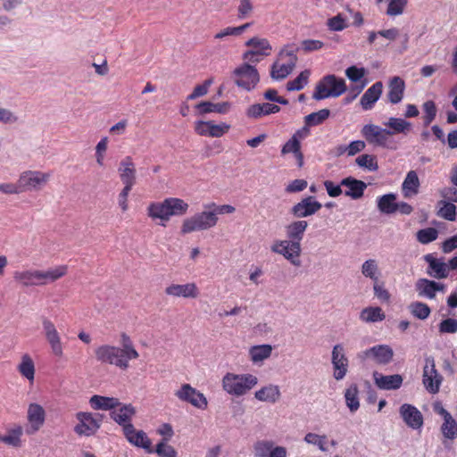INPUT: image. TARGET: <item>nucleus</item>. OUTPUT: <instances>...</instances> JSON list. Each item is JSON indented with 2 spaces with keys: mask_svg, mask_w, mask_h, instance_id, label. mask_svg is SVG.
<instances>
[{
  "mask_svg": "<svg viewBox=\"0 0 457 457\" xmlns=\"http://www.w3.org/2000/svg\"><path fill=\"white\" fill-rule=\"evenodd\" d=\"M308 227L306 220H295L286 227L288 240H276L270 246V250L284 256L295 266H300V255L302 252L301 241Z\"/></svg>",
  "mask_w": 457,
  "mask_h": 457,
  "instance_id": "1",
  "label": "nucleus"
},
{
  "mask_svg": "<svg viewBox=\"0 0 457 457\" xmlns=\"http://www.w3.org/2000/svg\"><path fill=\"white\" fill-rule=\"evenodd\" d=\"M188 208V204L183 199L168 197L162 202L150 203L146 213L152 220H159V225L165 227L172 216H183Z\"/></svg>",
  "mask_w": 457,
  "mask_h": 457,
  "instance_id": "2",
  "label": "nucleus"
},
{
  "mask_svg": "<svg viewBox=\"0 0 457 457\" xmlns=\"http://www.w3.org/2000/svg\"><path fill=\"white\" fill-rule=\"evenodd\" d=\"M94 353L97 361L114 365L123 370L129 368V361L139 357L138 352H133L132 349H120V347L107 344L97 346L94 350Z\"/></svg>",
  "mask_w": 457,
  "mask_h": 457,
  "instance_id": "3",
  "label": "nucleus"
},
{
  "mask_svg": "<svg viewBox=\"0 0 457 457\" xmlns=\"http://www.w3.org/2000/svg\"><path fill=\"white\" fill-rule=\"evenodd\" d=\"M257 384V377L250 373L235 374L227 372L221 380L222 389L234 396L245 395Z\"/></svg>",
  "mask_w": 457,
  "mask_h": 457,
  "instance_id": "4",
  "label": "nucleus"
},
{
  "mask_svg": "<svg viewBox=\"0 0 457 457\" xmlns=\"http://www.w3.org/2000/svg\"><path fill=\"white\" fill-rule=\"evenodd\" d=\"M347 90L344 79L334 74H328L321 78L315 86L312 98L320 101L329 97H339Z\"/></svg>",
  "mask_w": 457,
  "mask_h": 457,
  "instance_id": "5",
  "label": "nucleus"
},
{
  "mask_svg": "<svg viewBox=\"0 0 457 457\" xmlns=\"http://www.w3.org/2000/svg\"><path fill=\"white\" fill-rule=\"evenodd\" d=\"M218 220L212 209H205L201 212L185 219L181 225V233L189 234L195 231L210 229L217 225Z\"/></svg>",
  "mask_w": 457,
  "mask_h": 457,
  "instance_id": "6",
  "label": "nucleus"
},
{
  "mask_svg": "<svg viewBox=\"0 0 457 457\" xmlns=\"http://www.w3.org/2000/svg\"><path fill=\"white\" fill-rule=\"evenodd\" d=\"M310 135V129L303 127L297 129L293 136L283 145L281 148V154L286 155L293 154L297 166L302 168L304 163L303 154L301 150V141L305 139Z\"/></svg>",
  "mask_w": 457,
  "mask_h": 457,
  "instance_id": "7",
  "label": "nucleus"
},
{
  "mask_svg": "<svg viewBox=\"0 0 457 457\" xmlns=\"http://www.w3.org/2000/svg\"><path fill=\"white\" fill-rule=\"evenodd\" d=\"M233 77L235 83L247 91L254 88L260 80L257 69L249 63L237 67L233 71Z\"/></svg>",
  "mask_w": 457,
  "mask_h": 457,
  "instance_id": "8",
  "label": "nucleus"
},
{
  "mask_svg": "<svg viewBox=\"0 0 457 457\" xmlns=\"http://www.w3.org/2000/svg\"><path fill=\"white\" fill-rule=\"evenodd\" d=\"M97 416L100 415L87 411L77 412L78 424L74 427V432L80 436H94L101 427V419H98Z\"/></svg>",
  "mask_w": 457,
  "mask_h": 457,
  "instance_id": "9",
  "label": "nucleus"
},
{
  "mask_svg": "<svg viewBox=\"0 0 457 457\" xmlns=\"http://www.w3.org/2000/svg\"><path fill=\"white\" fill-rule=\"evenodd\" d=\"M443 379V376L436 369L434 358H426L422 374V383L426 390L433 395L437 394L440 390Z\"/></svg>",
  "mask_w": 457,
  "mask_h": 457,
  "instance_id": "10",
  "label": "nucleus"
},
{
  "mask_svg": "<svg viewBox=\"0 0 457 457\" xmlns=\"http://www.w3.org/2000/svg\"><path fill=\"white\" fill-rule=\"evenodd\" d=\"M41 322L46 340L49 344L52 353L57 358H62L64 354L63 343L54 323L47 317H43Z\"/></svg>",
  "mask_w": 457,
  "mask_h": 457,
  "instance_id": "11",
  "label": "nucleus"
},
{
  "mask_svg": "<svg viewBox=\"0 0 457 457\" xmlns=\"http://www.w3.org/2000/svg\"><path fill=\"white\" fill-rule=\"evenodd\" d=\"M175 396L181 402L190 403L194 407L205 410L208 407V401L204 395L193 387L190 384L185 383L175 391Z\"/></svg>",
  "mask_w": 457,
  "mask_h": 457,
  "instance_id": "12",
  "label": "nucleus"
},
{
  "mask_svg": "<svg viewBox=\"0 0 457 457\" xmlns=\"http://www.w3.org/2000/svg\"><path fill=\"white\" fill-rule=\"evenodd\" d=\"M28 425L25 432L28 436H32L37 433L45 425L46 419V410L42 405L36 403L29 404L26 416Z\"/></svg>",
  "mask_w": 457,
  "mask_h": 457,
  "instance_id": "13",
  "label": "nucleus"
},
{
  "mask_svg": "<svg viewBox=\"0 0 457 457\" xmlns=\"http://www.w3.org/2000/svg\"><path fill=\"white\" fill-rule=\"evenodd\" d=\"M361 134L368 144L381 147H387L391 136L390 130L375 124L364 125L361 129Z\"/></svg>",
  "mask_w": 457,
  "mask_h": 457,
  "instance_id": "14",
  "label": "nucleus"
},
{
  "mask_svg": "<svg viewBox=\"0 0 457 457\" xmlns=\"http://www.w3.org/2000/svg\"><path fill=\"white\" fill-rule=\"evenodd\" d=\"M321 204L313 196L303 198L295 204L290 210V213L298 219L305 218L315 214L321 209Z\"/></svg>",
  "mask_w": 457,
  "mask_h": 457,
  "instance_id": "15",
  "label": "nucleus"
},
{
  "mask_svg": "<svg viewBox=\"0 0 457 457\" xmlns=\"http://www.w3.org/2000/svg\"><path fill=\"white\" fill-rule=\"evenodd\" d=\"M50 178L48 173L41 171H25L19 179V183L21 191L38 189L41 186L45 185Z\"/></svg>",
  "mask_w": 457,
  "mask_h": 457,
  "instance_id": "16",
  "label": "nucleus"
},
{
  "mask_svg": "<svg viewBox=\"0 0 457 457\" xmlns=\"http://www.w3.org/2000/svg\"><path fill=\"white\" fill-rule=\"evenodd\" d=\"M331 361L334 368L333 376L335 379H343L348 371L349 361L345 354L342 345H336L333 347Z\"/></svg>",
  "mask_w": 457,
  "mask_h": 457,
  "instance_id": "17",
  "label": "nucleus"
},
{
  "mask_svg": "<svg viewBox=\"0 0 457 457\" xmlns=\"http://www.w3.org/2000/svg\"><path fill=\"white\" fill-rule=\"evenodd\" d=\"M136 415V409L131 403L123 404L115 408L110 412L111 419L122 428V432L129 426H132L133 417Z\"/></svg>",
  "mask_w": 457,
  "mask_h": 457,
  "instance_id": "18",
  "label": "nucleus"
},
{
  "mask_svg": "<svg viewBox=\"0 0 457 457\" xmlns=\"http://www.w3.org/2000/svg\"><path fill=\"white\" fill-rule=\"evenodd\" d=\"M399 413L404 423L412 429H420L424 423L422 413L412 404L403 403L399 408Z\"/></svg>",
  "mask_w": 457,
  "mask_h": 457,
  "instance_id": "19",
  "label": "nucleus"
},
{
  "mask_svg": "<svg viewBox=\"0 0 457 457\" xmlns=\"http://www.w3.org/2000/svg\"><path fill=\"white\" fill-rule=\"evenodd\" d=\"M123 435L130 445L143 448L149 453H154L151 447L152 442L146 433L143 430H137L134 425L129 426L123 432Z\"/></svg>",
  "mask_w": 457,
  "mask_h": 457,
  "instance_id": "20",
  "label": "nucleus"
},
{
  "mask_svg": "<svg viewBox=\"0 0 457 457\" xmlns=\"http://www.w3.org/2000/svg\"><path fill=\"white\" fill-rule=\"evenodd\" d=\"M165 294L173 297L196 298L199 295V288L195 283L170 284L165 288Z\"/></svg>",
  "mask_w": 457,
  "mask_h": 457,
  "instance_id": "21",
  "label": "nucleus"
},
{
  "mask_svg": "<svg viewBox=\"0 0 457 457\" xmlns=\"http://www.w3.org/2000/svg\"><path fill=\"white\" fill-rule=\"evenodd\" d=\"M119 175L125 187H133L137 181L136 168L130 156L123 158L120 163Z\"/></svg>",
  "mask_w": 457,
  "mask_h": 457,
  "instance_id": "22",
  "label": "nucleus"
},
{
  "mask_svg": "<svg viewBox=\"0 0 457 457\" xmlns=\"http://www.w3.org/2000/svg\"><path fill=\"white\" fill-rule=\"evenodd\" d=\"M363 355L366 358H373L378 364H387L392 361L394 352L386 345H378L365 350Z\"/></svg>",
  "mask_w": 457,
  "mask_h": 457,
  "instance_id": "23",
  "label": "nucleus"
},
{
  "mask_svg": "<svg viewBox=\"0 0 457 457\" xmlns=\"http://www.w3.org/2000/svg\"><path fill=\"white\" fill-rule=\"evenodd\" d=\"M373 378L375 385L382 390H395L403 385V377L399 374L386 376L374 371Z\"/></svg>",
  "mask_w": 457,
  "mask_h": 457,
  "instance_id": "24",
  "label": "nucleus"
},
{
  "mask_svg": "<svg viewBox=\"0 0 457 457\" xmlns=\"http://www.w3.org/2000/svg\"><path fill=\"white\" fill-rule=\"evenodd\" d=\"M383 91V83L377 81L369 87L360 100L361 108L365 111L371 110L376 102L379 99Z\"/></svg>",
  "mask_w": 457,
  "mask_h": 457,
  "instance_id": "25",
  "label": "nucleus"
},
{
  "mask_svg": "<svg viewBox=\"0 0 457 457\" xmlns=\"http://www.w3.org/2000/svg\"><path fill=\"white\" fill-rule=\"evenodd\" d=\"M341 185L347 189L345 190V195L352 199H359L362 197L367 185L362 180L356 179L353 177H347L341 180Z\"/></svg>",
  "mask_w": 457,
  "mask_h": 457,
  "instance_id": "26",
  "label": "nucleus"
},
{
  "mask_svg": "<svg viewBox=\"0 0 457 457\" xmlns=\"http://www.w3.org/2000/svg\"><path fill=\"white\" fill-rule=\"evenodd\" d=\"M404 90H405V82L404 80L398 77L395 76L393 77L388 84V92H387V98L388 101L393 104H399L404 96Z\"/></svg>",
  "mask_w": 457,
  "mask_h": 457,
  "instance_id": "27",
  "label": "nucleus"
},
{
  "mask_svg": "<svg viewBox=\"0 0 457 457\" xmlns=\"http://www.w3.org/2000/svg\"><path fill=\"white\" fill-rule=\"evenodd\" d=\"M89 404L95 411H113L120 405V402L116 397H108L99 395H94L89 399Z\"/></svg>",
  "mask_w": 457,
  "mask_h": 457,
  "instance_id": "28",
  "label": "nucleus"
},
{
  "mask_svg": "<svg viewBox=\"0 0 457 457\" xmlns=\"http://www.w3.org/2000/svg\"><path fill=\"white\" fill-rule=\"evenodd\" d=\"M280 111V107L275 104L263 103L250 105L246 110V115L252 119H259Z\"/></svg>",
  "mask_w": 457,
  "mask_h": 457,
  "instance_id": "29",
  "label": "nucleus"
},
{
  "mask_svg": "<svg viewBox=\"0 0 457 457\" xmlns=\"http://www.w3.org/2000/svg\"><path fill=\"white\" fill-rule=\"evenodd\" d=\"M67 265H59L47 270H38L40 286H45L47 285L48 283H53L64 277L67 274Z\"/></svg>",
  "mask_w": 457,
  "mask_h": 457,
  "instance_id": "30",
  "label": "nucleus"
},
{
  "mask_svg": "<svg viewBox=\"0 0 457 457\" xmlns=\"http://www.w3.org/2000/svg\"><path fill=\"white\" fill-rule=\"evenodd\" d=\"M416 289L420 295L433 299L437 291L444 289V285L427 278H420L416 283Z\"/></svg>",
  "mask_w": 457,
  "mask_h": 457,
  "instance_id": "31",
  "label": "nucleus"
},
{
  "mask_svg": "<svg viewBox=\"0 0 457 457\" xmlns=\"http://www.w3.org/2000/svg\"><path fill=\"white\" fill-rule=\"evenodd\" d=\"M13 278L23 287L40 286L38 270H17Z\"/></svg>",
  "mask_w": 457,
  "mask_h": 457,
  "instance_id": "32",
  "label": "nucleus"
},
{
  "mask_svg": "<svg viewBox=\"0 0 457 457\" xmlns=\"http://www.w3.org/2000/svg\"><path fill=\"white\" fill-rule=\"evenodd\" d=\"M22 427L21 425H14L12 428L7 430L5 435H0V442L14 448H19L22 445Z\"/></svg>",
  "mask_w": 457,
  "mask_h": 457,
  "instance_id": "33",
  "label": "nucleus"
},
{
  "mask_svg": "<svg viewBox=\"0 0 457 457\" xmlns=\"http://www.w3.org/2000/svg\"><path fill=\"white\" fill-rule=\"evenodd\" d=\"M280 395L279 387L275 385L263 386L254 394L257 400L270 403H276L280 398Z\"/></svg>",
  "mask_w": 457,
  "mask_h": 457,
  "instance_id": "34",
  "label": "nucleus"
},
{
  "mask_svg": "<svg viewBox=\"0 0 457 457\" xmlns=\"http://www.w3.org/2000/svg\"><path fill=\"white\" fill-rule=\"evenodd\" d=\"M280 61L281 60L277 59V61L273 62L270 68V77L274 80H282L286 79L295 67L293 62H280Z\"/></svg>",
  "mask_w": 457,
  "mask_h": 457,
  "instance_id": "35",
  "label": "nucleus"
},
{
  "mask_svg": "<svg viewBox=\"0 0 457 457\" xmlns=\"http://www.w3.org/2000/svg\"><path fill=\"white\" fill-rule=\"evenodd\" d=\"M425 261L432 270L430 274L436 278H445L448 276V265L441 260L436 259L431 254L425 255Z\"/></svg>",
  "mask_w": 457,
  "mask_h": 457,
  "instance_id": "36",
  "label": "nucleus"
},
{
  "mask_svg": "<svg viewBox=\"0 0 457 457\" xmlns=\"http://www.w3.org/2000/svg\"><path fill=\"white\" fill-rule=\"evenodd\" d=\"M420 187V180L414 170H410L404 179L402 190L404 197H411L417 195Z\"/></svg>",
  "mask_w": 457,
  "mask_h": 457,
  "instance_id": "37",
  "label": "nucleus"
},
{
  "mask_svg": "<svg viewBox=\"0 0 457 457\" xmlns=\"http://www.w3.org/2000/svg\"><path fill=\"white\" fill-rule=\"evenodd\" d=\"M19 373L30 383H33L35 378V363L31 356L25 353L21 356V361L17 366Z\"/></svg>",
  "mask_w": 457,
  "mask_h": 457,
  "instance_id": "38",
  "label": "nucleus"
},
{
  "mask_svg": "<svg viewBox=\"0 0 457 457\" xmlns=\"http://www.w3.org/2000/svg\"><path fill=\"white\" fill-rule=\"evenodd\" d=\"M442 414L444 423L441 426V431L445 438L453 440L457 437V422L447 411L443 409Z\"/></svg>",
  "mask_w": 457,
  "mask_h": 457,
  "instance_id": "39",
  "label": "nucleus"
},
{
  "mask_svg": "<svg viewBox=\"0 0 457 457\" xmlns=\"http://www.w3.org/2000/svg\"><path fill=\"white\" fill-rule=\"evenodd\" d=\"M395 194H386L377 199L378 208L382 213L391 214L397 211L398 204L395 203Z\"/></svg>",
  "mask_w": 457,
  "mask_h": 457,
  "instance_id": "40",
  "label": "nucleus"
},
{
  "mask_svg": "<svg viewBox=\"0 0 457 457\" xmlns=\"http://www.w3.org/2000/svg\"><path fill=\"white\" fill-rule=\"evenodd\" d=\"M385 125L389 129L391 136L394 134H407L411 129V123L402 118H389Z\"/></svg>",
  "mask_w": 457,
  "mask_h": 457,
  "instance_id": "41",
  "label": "nucleus"
},
{
  "mask_svg": "<svg viewBox=\"0 0 457 457\" xmlns=\"http://www.w3.org/2000/svg\"><path fill=\"white\" fill-rule=\"evenodd\" d=\"M272 352V347L270 345H260L252 346L249 349V355L251 361L254 363L262 361L268 359Z\"/></svg>",
  "mask_w": 457,
  "mask_h": 457,
  "instance_id": "42",
  "label": "nucleus"
},
{
  "mask_svg": "<svg viewBox=\"0 0 457 457\" xmlns=\"http://www.w3.org/2000/svg\"><path fill=\"white\" fill-rule=\"evenodd\" d=\"M195 107L201 114L209 112L225 113L229 108V104L227 102L218 104L201 102Z\"/></svg>",
  "mask_w": 457,
  "mask_h": 457,
  "instance_id": "43",
  "label": "nucleus"
},
{
  "mask_svg": "<svg viewBox=\"0 0 457 457\" xmlns=\"http://www.w3.org/2000/svg\"><path fill=\"white\" fill-rule=\"evenodd\" d=\"M330 115L328 109H321L318 112H312L304 117L303 127L310 128L322 124Z\"/></svg>",
  "mask_w": 457,
  "mask_h": 457,
  "instance_id": "44",
  "label": "nucleus"
},
{
  "mask_svg": "<svg viewBox=\"0 0 457 457\" xmlns=\"http://www.w3.org/2000/svg\"><path fill=\"white\" fill-rule=\"evenodd\" d=\"M385 318L386 315L380 307L364 308L360 315V319L365 322L382 321Z\"/></svg>",
  "mask_w": 457,
  "mask_h": 457,
  "instance_id": "45",
  "label": "nucleus"
},
{
  "mask_svg": "<svg viewBox=\"0 0 457 457\" xmlns=\"http://www.w3.org/2000/svg\"><path fill=\"white\" fill-rule=\"evenodd\" d=\"M245 46L252 47V49H257L261 53L269 56L271 54L272 46L270 41L264 37H253L245 42Z\"/></svg>",
  "mask_w": 457,
  "mask_h": 457,
  "instance_id": "46",
  "label": "nucleus"
},
{
  "mask_svg": "<svg viewBox=\"0 0 457 457\" xmlns=\"http://www.w3.org/2000/svg\"><path fill=\"white\" fill-rule=\"evenodd\" d=\"M298 47L295 44L285 45L278 52V59L296 65Z\"/></svg>",
  "mask_w": 457,
  "mask_h": 457,
  "instance_id": "47",
  "label": "nucleus"
},
{
  "mask_svg": "<svg viewBox=\"0 0 457 457\" xmlns=\"http://www.w3.org/2000/svg\"><path fill=\"white\" fill-rule=\"evenodd\" d=\"M358 393V386L355 384L351 385L345 393L346 405L352 412L356 411L360 407Z\"/></svg>",
  "mask_w": 457,
  "mask_h": 457,
  "instance_id": "48",
  "label": "nucleus"
},
{
  "mask_svg": "<svg viewBox=\"0 0 457 457\" xmlns=\"http://www.w3.org/2000/svg\"><path fill=\"white\" fill-rule=\"evenodd\" d=\"M361 273L374 282L378 281L379 271L377 261L374 259L365 261L361 266Z\"/></svg>",
  "mask_w": 457,
  "mask_h": 457,
  "instance_id": "49",
  "label": "nucleus"
},
{
  "mask_svg": "<svg viewBox=\"0 0 457 457\" xmlns=\"http://www.w3.org/2000/svg\"><path fill=\"white\" fill-rule=\"evenodd\" d=\"M355 162L361 168L366 169L370 171H376L378 170V160L375 155L372 154H361L359 155Z\"/></svg>",
  "mask_w": 457,
  "mask_h": 457,
  "instance_id": "50",
  "label": "nucleus"
},
{
  "mask_svg": "<svg viewBox=\"0 0 457 457\" xmlns=\"http://www.w3.org/2000/svg\"><path fill=\"white\" fill-rule=\"evenodd\" d=\"M310 71L305 70L294 79L287 83V89L288 91H299L303 89L308 83Z\"/></svg>",
  "mask_w": 457,
  "mask_h": 457,
  "instance_id": "51",
  "label": "nucleus"
},
{
  "mask_svg": "<svg viewBox=\"0 0 457 457\" xmlns=\"http://www.w3.org/2000/svg\"><path fill=\"white\" fill-rule=\"evenodd\" d=\"M440 206L437 215L450 221H453L456 218V207L452 203L445 201H440L438 203Z\"/></svg>",
  "mask_w": 457,
  "mask_h": 457,
  "instance_id": "52",
  "label": "nucleus"
},
{
  "mask_svg": "<svg viewBox=\"0 0 457 457\" xmlns=\"http://www.w3.org/2000/svg\"><path fill=\"white\" fill-rule=\"evenodd\" d=\"M422 110L424 112L422 117L423 124L425 127H428L436 116L437 110L435 102L432 100L426 101L422 105Z\"/></svg>",
  "mask_w": 457,
  "mask_h": 457,
  "instance_id": "53",
  "label": "nucleus"
},
{
  "mask_svg": "<svg viewBox=\"0 0 457 457\" xmlns=\"http://www.w3.org/2000/svg\"><path fill=\"white\" fill-rule=\"evenodd\" d=\"M407 4L408 0H388L386 13L390 17L401 15L403 13Z\"/></svg>",
  "mask_w": 457,
  "mask_h": 457,
  "instance_id": "54",
  "label": "nucleus"
},
{
  "mask_svg": "<svg viewBox=\"0 0 457 457\" xmlns=\"http://www.w3.org/2000/svg\"><path fill=\"white\" fill-rule=\"evenodd\" d=\"M327 436L326 435H318L315 433H307L304 436V441L307 444L317 445L318 448L322 452H327L328 448L326 446L327 444Z\"/></svg>",
  "mask_w": 457,
  "mask_h": 457,
  "instance_id": "55",
  "label": "nucleus"
},
{
  "mask_svg": "<svg viewBox=\"0 0 457 457\" xmlns=\"http://www.w3.org/2000/svg\"><path fill=\"white\" fill-rule=\"evenodd\" d=\"M417 240L423 244L427 245L433 241H435L438 237V231L435 228H427L420 229L417 232Z\"/></svg>",
  "mask_w": 457,
  "mask_h": 457,
  "instance_id": "56",
  "label": "nucleus"
},
{
  "mask_svg": "<svg viewBox=\"0 0 457 457\" xmlns=\"http://www.w3.org/2000/svg\"><path fill=\"white\" fill-rule=\"evenodd\" d=\"M327 26L331 31H342L348 27V24L343 14L338 13L336 16L328 19Z\"/></svg>",
  "mask_w": 457,
  "mask_h": 457,
  "instance_id": "57",
  "label": "nucleus"
},
{
  "mask_svg": "<svg viewBox=\"0 0 457 457\" xmlns=\"http://www.w3.org/2000/svg\"><path fill=\"white\" fill-rule=\"evenodd\" d=\"M410 309L411 314L420 320H425L430 314V308L428 305L420 302L412 303Z\"/></svg>",
  "mask_w": 457,
  "mask_h": 457,
  "instance_id": "58",
  "label": "nucleus"
},
{
  "mask_svg": "<svg viewBox=\"0 0 457 457\" xmlns=\"http://www.w3.org/2000/svg\"><path fill=\"white\" fill-rule=\"evenodd\" d=\"M251 23H245L238 27H227L222 29L219 33H217L214 37L216 39H221L228 36H239L241 35L247 28H249Z\"/></svg>",
  "mask_w": 457,
  "mask_h": 457,
  "instance_id": "59",
  "label": "nucleus"
},
{
  "mask_svg": "<svg viewBox=\"0 0 457 457\" xmlns=\"http://www.w3.org/2000/svg\"><path fill=\"white\" fill-rule=\"evenodd\" d=\"M212 83V79H206L203 84L195 86L192 93L187 96V100L191 101L205 96Z\"/></svg>",
  "mask_w": 457,
  "mask_h": 457,
  "instance_id": "60",
  "label": "nucleus"
},
{
  "mask_svg": "<svg viewBox=\"0 0 457 457\" xmlns=\"http://www.w3.org/2000/svg\"><path fill=\"white\" fill-rule=\"evenodd\" d=\"M276 446L273 445L272 442L270 441H260L257 442L254 445V450L257 455L261 457L269 456L270 457V453L275 449Z\"/></svg>",
  "mask_w": 457,
  "mask_h": 457,
  "instance_id": "61",
  "label": "nucleus"
},
{
  "mask_svg": "<svg viewBox=\"0 0 457 457\" xmlns=\"http://www.w3.org/2000/svg\"><path fill=\"white\" fill-rule=\"evenodd\" d=\"M230 129V125L225 122H221L220 124H215L211 120V127L209 130V137H220L223 135L227 134Z\"/></svg>",
  "mask_w": 457,
  "mask_h": 457,
  "instance_id": "62",
  "label": "nucleus"
},
{
  "mask_svg": "<svg viewBox=\"0 0 457 457\" xmlns=\"http://www.w3.org/2000/svg\"><path fill=\"white\" fill-rule=\"evenodd\" d=\"M365 75L366 70L362 67L353 65L345 70V76L353 82L360 81Z\"/></svg>",
  "mask_w": 457,
  "mask_h": 457,
  "instance_id": "63",
  "label": "nucleus"
},
{
  "mask_svg": "<svg viewBox=\"0 0 457 457\" xmlns=\"http://www.w3.org/2000/svg\"><path fill=\"white\" fill-rule=\"evenodd\" d=\"M155 453L159 457H177V452L174 447L167 445L164 441L157 444Z\"/></svg>",
  "mask_w": 457,
  "mask_h": 457,
  "instance_id": "64",
  "label": "nucleus"
}]
</instances>
